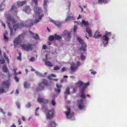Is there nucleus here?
I'll return each instance as SVG.
<instances>
[{
	"label": "nucleus",
	"instance_id": "1",
	"mask_svg": "<svg viewBox=\"0 0 127 127\" xmlns=\"http://www.w3.org/2000/svg\"><path fill=\"white\" fill-rule=\"evenodd\" d=\"M4 15L5 17L6 18V19L7 21V23L9 27V28L10 31V35L11 36L12 35H13V30L10 27L11 26V23L13 24L15 23V21L10 16V15L9 14L6 13H5Z\"/></svg>",
	"mask_w": 127,
	"mask_h": 127
},
{
	"label": "nucleus",
	"instance_id": "2",
	"mask_svg": "<svg viewBox=\"0 0 127 127\" xmlns=\"http://www.w3.org/2000/svg\"><path fill=\"white\" fill-rule=\"evenodd\" d=\"M32 21V19H30L27 20L24 23H20L19 24L20 29L24 27H26L29 28H31L33 25Z\"/></svg>",
	"mask_w": 127,
	"mask_h": 127
},
{
	"label": "nucleus",
	"instance_id": "3",
	"mask_svg": "<svg viewBox=\"0 0 127 127\" xmlns=\"http://www.w3.org/2000/svg\"><path fill=\"white\" fill-rule=\"evenodd\" d=\"M21 46L24 50L26 51H30L32 50V44H31L28 43L27 44H22L21 45Z\"/></svg>",
	"mask_w": 127,
	"mask_h": 127
},
{
	"label": "nucleus",
	"instance_id": "4",
	"mask_svg": "<svg viewBox=\"0 0 127 127\" xmlns=\"http://www.w3.org/2000/svg\"><path fill=\"white\" fill-rule=\"evenodd\" d=\"M34 10L35 12V14L37 15H38L39 17V19H41L42 17L43 16L44 14H41L40 15V14L42 12L41 9L40 7H39L36 6L34 7Z\"/></svg>",
	"mask_w": 127,
	"mask_h": 127
},
{
	"label": "nucleus",
	"instance_id": "5",
	"mask_svg": "<svg viewBox=\"0 0 127 127\" xmlns=\"http://www.w3.org/2000/svg\"><path fill=\"white\" fill-rule=\"evenodd\" d=\"M106 33L103 36V43L104 44V47H106L108 43V41L109 40V38L108 37V35L110 36V34L111 32H106Z\"/></svg>",
	"mask_w": 127,
	"mask_h": 127
},
{
	"label": "nucleus",
	"instance_id": "6",
	"mask_svg": "<svg viewBox=\"0 0 127 127\" xmlns=\"http://www.w3.org/2000/svg\"><path fill=\"white\" fill-rule=\"evenodd\" d=\"M90 85V83L89 82L87 83H84L83 87H82L80 89V91L81 93V97L83 98H85L86 97L84 93V91L85 89L87 87V86Z\"/></svg>",
	"mask_w": 127,
	"mask_h": 127
},
{
	"label": "nucleus",
	"instance_id": "7",
	"mask_svg": "<svg viewBox=\"0 0 127 127\" xmlns=\"http://www.w3.org/2000/svg\"><path fill=\"white\" fill-rule=\"evenodd\" d=\"M80 64H72L69 69V73L71 74L74 72L79 65Z\"/></svg>",
	"mask_w": 127,
	"mask_h": 127
},
{
	"label": "nucleus",
	"instance_id": "8",
	"mask_svg": "<svg viewBox=\"0 0 127 127\" xmlns=\"http://www.w3.org/2000/svg\"><path fill=\"white\" fill-rule=\"evenodd\" d=\"M23 10L26 13L28 14L31 13V10L29 7L28 5H26L24 6L23 8Z\"/></svg>",
	"mask_w": 127,
	"mask_h": 127
},
{
	"label": "nucleus",
	"instance_id": "9",
	"mask_svg": "<svg viewBox=\"0 0 127 127\" xmlns=\"http://www.w3.org/2000/svg\"><path fill=\"white\" fill-rule=\"evenodd\" d=\"M83 100L80 99L77 101V102L79 104L78 108L80 110L82 109L84 107V105L83 103Z\"/></svg>",
	"mask_w": 127,
	"mask_h": 127
},
{
	"label": "nucleus",
	"instance_id": "10",
	"mask_svg": "<svg viewBox=\"0 0 127 127\" xmlns=\"http://www.w3.org/2000/svg\"><path fill=\"white\" fill-rule=\"evenodd\" d=\"M53 112L51 111H48L46 114L47 118V119H50L53 117Z\"/></svg>",
	"mask_w": 127,
	"mask_h": 127
},
{
	"label": "nucleus",
	"instance_id": "11",
	"mask_svg": "<svg viewBox=\"0 0 127 127\" xmlns=\"http://www.w3.org/2000/svg\"><path fill=\"white\" fill-rule=\"evenodd\" d=\"M39 103L43 102L45 103H47L48 101L43 98H41L40 97H38L37 99Z\"/></svg>",
	"mask_w": 127,
	"mask_h": 127
},
{
	"label": "nucleus",
	"instance_id": "12",
	"mask_svg": "<svg viewBox=\"0 0 127 127\" xmlns=\"http://www.w3.org/2000/svg\"><path fill=\"white\" fill-rule=\"evenodd\" d=\"M61 35L63 36L69 37L70 36V32H68L67 30H65L61 34Z\"/></svg>",
	"mask_w": 127,
	"mask_h": 127
},
{
	"label": "nucleus",
	"instance_id": "13",
	"mask_svg": "<svg viewBox=\"0 0 127 127\" xmlns=\"http://www.w3.org/2000/svg\"><path fill=\"white\" fill-rule=\"evenodd\" d=\"M56 86L58 88V89L56 88H55V91L58 93H60L61 92V89L62 88V85H59L58 84H56Z\"/></svg>",
	"mask_w": 127,
	"mask_h": 127
},
{
	"label": "nucleus",
	"instance_id": "14",
	"mask_svg": "<svg viewBox=\"0 0 127 127\" xmlns=\"http://www.w3.org/2000/svg\"><path fill=\"white\" fill-rule=\"evenodd\" d=\"M17 9V6L15 5H13L9 11H12V12H14L15 13H16L18 12V11Z\"/></svg>",
	"mask_w": 127,
	"mask_h": 127
},
{
	"label": "nucleus",
	"instance_id": "15",
	"mask_svg": "<svg viewBox=\"0 0 127 127\" xmlns=\"http://www.w3.org/2000/svg\"><path fill=\"white\" fill-rule=\"evenodd\" d=\"M22 35H19L15 39L14 41L15 43H16L17 44H18L21 40V37Z\"/></svg>",
	"mask_w": 127,
	"mask_h": 127
},
{
	"label": "nucleus",
	"instance_id": "16",
	"mask_svg": "<svg viewBox=\"0 0 127 127\" xmlns=\"http://www.w3.org/2000/svg\"><path fill=\"white\" fill-rule=\"evenodd\" d=\"M67 112H65L64 113L66 114L67 117L68 118H70L71 117V116L69 115L70 113V108L67 107Z\"/></svg>",
	"mask_w": 127,
	"mask_h": 127
},
{
	"label": "nucleus",
	"instance_id": "17",
	"mask_svg": "<svg viewBox=\"0 0 127 127\" xmlns=\"http://www.w3.org/2000/svg\"><path fill=\"white\" fill-rule=\"evenodd\" d=\"M44 86L42 82H40L38 84V89L39 90H42L44 88Z\"/></svg>",
	"mask_w": 127,
	"mask_h": 127
},
{
	"label": "nucleus",
	"instance_id": "18",
	"mask_svg": "<svg viewBox=\"0 0 127 127\" xmlns=\"http://www.w3.org/2000/svg\"><path fill=\"white\" fill-rule=\"evenodd\" d=\"M43 85L45 86H47L49 85L48 82L47 80L45 79H42V82H41Z\"/></svg>",
	"mask_w": 127,
	"mask_h": 127
},
{
	"label": "nucleus",
	"instance_id": "19",
	"mask_svg": "<svg viewBox=\"0 0 127 127\" xmlns=\"http://www.w3.org/2000/svg\"><path fill=\"white\" fill-rule=\"evenodd\" d=\"M2 85L4 87H6L7 88H9V84L8 82L5 81L3 82L2 83Z\"/></svg>",
	"mask_w": 127,
	"mask_h": 127
},
{
	"label": "nucleus",
	"instance_id": "20",
	"mask_svg": "<svg viewBox=\"0 0 127 127\" xmlns=\"http://www.w3.org/2000/svg\"><path fill=\"white\" fill-rule=\"evenodd\" d=\"M29 32L30 34L32 35V37L36 39H38L39 38V37L38 35L36 34L33 33L32 32H31L30 31H29Z\"/></svg>",
	"mask_w": 127,
	"mask_h": 127
},
{
	"label": "nucleus",
	"instance_id": "21",
	"mask_svg": "<svg viewBox=\"0 0 127 127\" xmlns=\"http://www.w3.org/2000/svg\"><path fill=\"white\" fill-rule=\"evenodd\" d=\"M87 46V45L86 44H82V45L80 48V50H83L84 51H85L86 50V49Z\"/></svg>",
	"mask_w": 127,
	"mask_h": 127
},
{
	"label": "nucleus",
	"instance_id": "22",
	"mask_svg": "<svg viewBox=\"0 0 127 127\" xmlns=\"http://www.w3.org/2000/svg\"><path fill=\"white\" fill-rule=\"evenodd\" d=\"M86 32L88 33L90 37H91L92 36V32L90 28H86Z\"/></svg>",
	"mask_w": 127,
	"mask_h": 127
},
{
	"label": "nucleus",
	"instance_id": "23",
	"mask_svg": "<svg viewBox=\"0 0 127 127\" xmlns=\"http://www.w3.org/2000/svg\"><path fill=\"white\" fill-rule=\"evenodd\" d=\"M77 40L81 44H85V42L80 37H77Z\"/></svg>",
	"mask_w": 127,
	"mask_h": 127
},
{
	"label": "nucleus",
	"instance_id": "24",
	"mask_svg": "<svg viewBox=\"0 0 127 127\" xmlns=\"http://www.w3.org/2000/svg\"><path fill=\"white\" fill-rule=\"evenodd\" d=\"M24 87L25 88L27 89L30 87V84L27 82H25L24 83Z\"/></svg>",
	"mask_w": 127,
	"mask_h": 127
},
{
	"label": "nucleus",
	"instance_id": "25",
	"mask_svg": "<svg viewBox=\"0 0 127 127\" xmlns=\"http://www.w3.org/2000/svg\"><path fill=\"white\" fill-rule=\"evenodd\" d=\"M55 39L57 40H59L61 39V37L59 35H58L56 34H54Z\"/></svg>",
	"mask_w": 127,
	"mask_h": 127
},
{
	"label": "nucleus",
	"instance_id": "26",
	"mask_svg": "<svg viewBox=\"0 0 127 127\" xmlns=\"http://www.w3.org/2000/svg\"><path fill=\"white\" fill-rule=\"evenodd\" d=\"M26 2L25 1L22 2L19 1L17 2V4L18 7L22 6Z\"/></svg>",
	"mask_w": 127,
	"mask_h": 127
},
{
	"label": "nucleus",
	"instance_id": "27",
	"mask_svg": "<svg viewBox=\"0 0 127 127\" xmlns=\"http://www.w3.org/2000/svg\"><path fill=\"white\" fill-rule=\"evenodd\" d=\"M54 24L56 26L60 27L61 26V25L62 24V23L59 21H56L55 22Z\"/></svg>",
	"mask_w": 127,
	"mask_h": 127
},
{
	"label": "nucleus",
	"instance_id": "28",
	"mask_svg": "<svg viewBox=\"0 0 127 127\" xmlns=\"http://www.w3.org/2000/svg\"><path fill=\"white\" fill-rule=\"evenodd\" d=\"M4 1L2 2L0 5V10H3L4 7L5 6V4L4 3Z\"/></svg>",
	"mask_w": 127,
	"mask_h": 127
},
{
	"label": "nucleus",
	"instance_id": "29",
	"mask_svg": "<svg viewBox=\"0 0 127 127\" xmlns=\"http://www.w3.org/2000/svg\"><path fill=\"white\" fill-rule=\"evenodd\" d=\"M82 24L86 26L88 25L89 24V22L88 21H85L84 20H82Z\"/></svg>",
	"mask_w": 127,
	"mask_h": 127
},
{
	"label": "nucleus",
	"instance_id": "30",
	"mask_svg": "<svg viewBox=\"0 0 127 127\" xmlns=\"http://www.w3.org/2000/svg\"><path fill=\"white\" fill-rule=\"evenodd\" d=\"M7 68L6 66L4 65L2 67V70L3 72H6L7 71Z\"/></svg>",
	"mask_w": 127,
	"mask_h": 127
},
{
	"label": "nucleus",
	"instance_id": "31",
	"mask_svg": "<svg viewBox=\"0 0 127 127\" xmlns=\"http://www.w3.org/2000/svg\"><path fill=\"white\" fill-rule=\"evenodd\" d=\"M70 93L69 88V87H67L65 89V91L64 92V94L68 95L70 94Z\"/></svg>",
	"mask_w": 127,
	"mask_h": 127
},
{
	"label": "nucleus",
	"instance_id": "32",
	"mask_svg": "<svg viewBox=\"0 0 127 127\" xmlns=\"http://www.w3.org/2000/svg\"><path fill=\"white\" fill-rule=\"evenodd\" d=\"M75 18H74L73 17H71V16H68V17L66 18L65 19V20L66 21H68L69 19H71L73 20H75Z\"/></svg>",
	"mask_w": 127,
	"mask_h": 127
},
{
	"label": "nucleus",
	"instance_id": "33",
	"mask_svg": "<svg viewBox=\"0 0 127 127\" xmlns=\"http://www.w3.org/2000/svg\"><path fill=\"white\" fill-rule=\"evenodd\" d=\"M8 34V32H5L4 33L3 37L4 39L7 40L8 39V38H7V36Z\"/></svg>",
	"mask_w": 127,
	"mask_h": 127
},
{
	"label": "nucleus",
	"instance_id": "34",
	"mask_svg": "<svg viewBox=\"0 0 127 127\" xmlns=\"http://www.w3.org/2000/svg\"><path fill=\"white\" fill-rule=\"evenodd\" d=\"M14 28L16 30V29H20V27L19 24H15L13 26Z\"/></svg>",
	"mask_w": 127,
	"mask_h": 127
},
{
	"label": "nucleus",
	"instance_id": "35",
	"mask_svg": "<svg viewBox=\"0 0 127 127\" xmlns=\"http://www.w3.org/2000/svg\"><path fill=\"white\" fill-rule=\"evenodd\" d=\"M77 84L78 85H79L80 86L82 85V87H83L84 84H83V82L81 81H80L77 82Z\"/></svg>",
	"mask_w": 127,
	"mask_h": 127
},
{
	"label": "nucleus",
	"instance_id": "36",
	"mask_svg": "<svg viewBox=\"0 0 127 127\" xmlns=\"http://www.w3.org/2000/svg\"><path fill=\"white\" fill-rule=\"evenodd\" d=\"M99 32H96L94 35V37L96 39H98V36L99 34Z\"/></svg>",
	"mask_w": 127,
	"mask_h": 127
},
{
	"label": "nucleus",
	"instance_id": "37",
	"mask_svg": "<svg viewBox=\"0 0 127 127\" xmlns=\"http://www.w3.org/2000/svg\"><path fill=\"white\" fill-rule=\"evenodd\" d=\"M49 40L50 41H52L55 39L54 35H50L49 37Z\"/></svg>",
	"mask_w": 127,
	"mask_h": 127
},
{
	"label": "nucleus",
	"instance_id": "38",
	"mask_svg": "<svg viewBox=\"0 0 127 127\" xmlns=\"http://www.w3.org/2000/svg\"><path fill=\"white\" fill-rule=\"evenodd\" d=\"M98 1L99 3H103L105 4L107 2V1L106 0H98Z\"/></svg>",
	"mask_w": 127,
	"mask_h": 127
},
{
	"label": "nucleus",
	"instance_id": "39",
	"mask_svg": "<svg viewBox=\"0 0 127 127\" xmlns=\"http://www.w3.org/2000/svg\"><path fill=\"white\" fill-rule=\"evenodd\" d=\"M16 104L17 106V107L18 109H20V103L18 102L17 101L16 102Z\"/></svg>",
	"mask_w": 127,
	"mask_h": 127
},
{
	"label": "nucleus",
	"instance_id": "40",
	"mask_svg": "<svg viewBox=\"0 0 127 127\" xmlns=\"http://www.w3.org/2000/svg\"><path fill=\"white\" fill-rule=\"evenodd\" d=\"M81 58L82 60H84L85 58V56L83 54H81Z\"/></svg>",
	"mask_w": 127,
	"mask_h": 127
},
{
	"label": "nucleus",
	"instance_id": "41",
	"mask_svg": "<svg viewBox=\"0 0 127 127\" xmlns=\"http://www.w3.org/2000/svg\"><path fill=\"white\" fill-rule=\"evenodd\" d=\"M5 62L4 59L3 58L0 59V64H3Z\"/></svg>",
	"mask_w": 127,
	"mask_h": 127
},
{
	"label": "nucleus",
	"instance_id": "42",
	"mask_svg": "<svg viewBox=\"0 0 127 127\" xmlns=\"http://www.w3.org/2000/svg\"><path fill=\"white\" fill-rule=\"evenodd\" d=\"M19 56L17 57V59L19 60H20L21 59V53H19Z\"/></svg>",
	"mask_w": 127,
	"mask_h": 127
},
{
	"label": "nucleus",
	"instance_id": "43",
	"mask_svg": "<svg viewBox=\"0 0 127 127\" xmlns=\"http://www.w3.org/2000/svg\"><path fill=\"white\" fill-rule=\"evenodd\" d=\"M14 79L16 80L17 82H18L19 81V79L16 76H15L14 77Z\"/></svg>",
	"mask_w": 127,
	"mask_h": 127
},
{
	"label": "nucleus",
	"instance_id": "44",
	"mask_svg": "<svg viewBox=\"0 0 127 127\" xmlns=\"http://www.w3.org/2000/svg\"><path fill=\"white\" fill-rule=\"evenodd\" d=\"M78 26L76 25H75L74 27V28L73 29V31L74 32H75L77 31V29Z\"/></svg>",
	"mask_w": 127,
	"mask_h": 127
},
{
	"label": "nucleus",
	"instance_id": "45",
	"mask_svg": "<svg viewBox=\"0 0 127 127\" xmlns=\"http://www.w3.org/2000/svg\"><path fill=\"white\" fill-rule=\"evenodd\" d=\"M60 69V68L58 66H56L54 68V70H57Z\"/></svg>",
	"mask_w": 127,
	"mask_h": 127
},
{
	"label": "nucleus",
	"instance_id": "46",
	"mask_svg": "<svg viewBox=\"0 0 127 127\" xmlns=\"http://www.w3.org/2000/svg\"><path fill=\"white\" fill-rule=\"evenodd\" d=\"M4 91V90L2 88L0 87V93H3Z\"/></svg>",
	"mask_w": 127,
	"mask_h": 127
},
{
	"label": "nucleus",
	"instance_id": "47",
	"mask_svg": "<svg viewBox=\"0 0 127 127\" xmlns=\"http://www.w3.org/2000/svg\"><path fill=\"white\" fill-rule=\"evenodd\" d=\"M90 70L91 71V73L93 75H95L96 73V71H94L93 70L91 69Z\"/></svg>",
	"mask_w": 127,
	"mask_h": 127
},
{
	"label": "nucleus",
	"instance_id": "48",
	"mask_svg": "<svg viewBox=\"0 0 127 127\" xmlns=\"http://www.w3.org/2000/svg\"><path fill=\"white\" fill-rule=\"evenodd\" d=\"M31 106V104L30 103V102H29L28 104H26V108H28L30 107Z\"/></svg>",
	"mask_w": 127,
	"mask_h": 127
},
{
	"label": "nucleus",
	"instance_id": "49",
	"mask_svg": "<svg viewBox=\"0 0 127 127\" xmlns=\"http://www.w3.org/2000/svg\"><path fill=\"white\" fill-rule=\"evenodd\" d=\"M51 103L53 105H55L56 104V102L54 100H52V101Z\"/></svg>",
	"mask_w": 127,
	"mask_h": 127
},
{
	"label": "nucleus",
	"instance_id": "50",
	"mask_svg": "<svg viewBox=\"0 0 127 127\" xmlns=\"http://www.w3.org/2000/svg\"><path fill=\"white\" fill-rule=\"evenodd\" d=\"M40 21V20L38 19H35L34 21V23H37L39 22Z\"/></svg>",
	"mask_w": 127,
	"mask_h": 127
},
{
	"label": "nucleus",
	"instance_id": "51",
	"mask_svg": "<svg viewBox=\"0 0 127 127\" xmlns=\"http://www.w3.org/2000/svg\"><path fill=\"white\" fill-rule=\"evenodd\" d=\"M44 61H45V64H51V63L48 61H47V60L46 59H45V60H44Z\"/></svg>",
	"mask_w": 127,
	"mask_h": 127
},
{
	"label": "nucleus",
	"instance_id": "52",
	"mask_svg": "<svg viewBox=\"0 0 127 127\" xmlns=\"http://www.w3.org/2000/svg\"><path fill=\"white\" fill-rule=\"evenodd\" d=\"M30 61H35V58L33 57L31 58L30 59Z\"/></svg>",
	"mask_w": 127,
	"mask_h": 127
},
{
	"label": "nucleus",
	"instance_id": "53",
	"mask_svg": "<svg viewBox=\"0 0 127 127\" xmlns=\"http://www.w3.org/2000/svg\"><path fill=\"white\" fill-rule=\"evenodd\" d=\"M18 122L19 125H20L22 123L20 119V118H18Z\"/></svg>",
	"mask_w": 127,
	"mask_h": 127
},
{
	"label": "nucleus",
	"instance_id": "54",
	"mask_svg": "<svg viewBox=\"0 0 127 127\" xmlns=\"http://www.w3.org/2000/svg\"><path fill=\"white\" fill-rule=\"evenodd\" d=\"M47 0H44V6H46L47 5Z\"/></svg>",
	"mask_w": 127,
	"mask_h": 127
},
{
	"label": "nucleus",
	"instance_id": "55",
	"mask_svg": "<svg viewBox=\"0 0 127 127\" xmlns=\"http://www.w3.org/2000/svg\"><path fill=\"white\" fill-rule=\"evenodd\" d=\"M49 79L51 80L52 79V76L51 75H48L47 77Z\"/></svg>",
	"mask_w": 127,
	"mask_h": 127
},
{
	"label": "nucleus",
	"instance_id": "56",
	"mask_svg": "<svg viewBox=\"0 0 127 127\" xmlns=\"http://www.w3.org/2000/svg\"><path fill=\"white\" fill-rule=\"evenodd\" d=\"M66 68L64 67H63L62 68V72H64V71H66Z\"/></svg>",
	"mask_w": 127,
	"mask_h": 127
},
{
	"label": "nucleus",
	"instance_id": "57",
	"mask_svg": "<svg viewBox=\"0 0 127 127\" xmlns=\"http://www.w3.org/2000/svg\"><path fill=\"white\" fill-rule=\"evenodd\" d=\"M47 46L45 45H43L42 46V48L44 50L46 49Z\"/></svg>",
	"mask_w": 127,
	"mask_h": 127
},
{
	"label": "nucleus",
	"instance_id": "58",
	"mask_svg": "<svg viewBox=\"0 0 127 127\" xmlns=\"http://www.w3.org/2000/svg\"><path fill=\"white\" fill-rule=\"evenodd\" d=\"M47 66H48L49 67H51L53 65L52 64H45Z\"/></svg>",
	"mask_w": 127,
	"mask_h": 127
},
{
	"label": "nucleus",
	"instance_id": "59",
	"mask_svg": "<svg viewBox=\"0 0 127 127\" xmlns=\"http://www.w3.org/2000/svg\"><path fill=\"white\" fill-rule=\"evenodd\" d=\"M50 22L54 23L55 22L54 20L52 19H50Z\"/></svg>",
	"mask_w": 127,
	"mask_h": 127
},
{
	"label": "nucleus",
	"instance_id": "60",
	"mask_svg": "<svg viewBox=\"0 0 127 127\" xmlns=\"http://www.w3.org/2000/svg\"><path fill=\"white\" fill-rule=\"evenodd\" d=\"M33 1L34 2L36 5H37V0H33Z\"/></svg>",
	"mask_w": 127,
	"mask_h": 127
},
{
	"label": "nucleus",
	"instance_id": "61",
	"mask_svg": "<svg viewBox=\"0 0 127 127\" xmlns=\"http://www.w3.org/2000/svg\"><path fill=\"white\" fill-rule=\"evenodd\" d=\"M15 94H19V90H16V92L15 93Z\"/></svg>",
	"mask_w": 127,
	"mask_h": 127
},
{
	"label": "nucleus",
	"instance_id": "62",
	"mask_svg": "<svg viewBox=\"0 0 127 127\" xmlns=\"http://www.w3.org/2000/svg\"><path fill=\"white\" fill-rule=\"evenodd\" d=\"M101 37V38H103V37H102V35H101V34H99L98 35V37H98V39L100 37Z\"/></svg>",
	"mask_w": 127,
	"mask_h": 127
},
{
	"label": "nucleus",
	"instance_id": "63",
	"mask_svg": "<svg viewBox=\"0 0 127 127\" xmlns=\"http://www.w3.org/2000/svg\"><path fill=\"white\" fill-rule=\"evenodd\" d=\"M22 119L24 121H25V117L24 116H22Z\"/></svg>",
	"mask_w": 127,
	"mask_h": 127
},
{
	"label": "nucleus",
	"instance_id": "64",
	"mask_svg": "<svg viewBox=\"0 0 127 127\" xmlns=\"http://www.w3.org/2000/svg\"><path fill=\"white\" fill-rule=\"evenodd\" d=\"M11 127H16L15 125L14 124H13Z\"/></svg>",
	"mask_w": 127,
	"mask_h": 127
}]
</instances>
